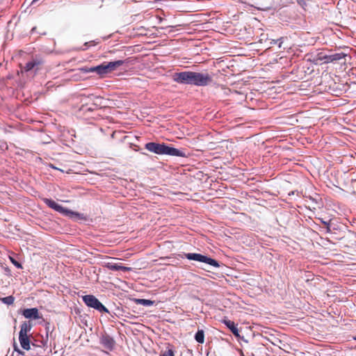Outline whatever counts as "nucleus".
Listing matches in <instances>:
<instances>
[{
  "label": "nucleus",
  "instance_id": "nucleus-22",
  "mask_svg": "<svg viewBox=\"0 0 356 356\" xmlns=\"http://www.w3.org/2000/svg\"><path fill=\"white\" fill-rule=\"evenodd\" d=\"M161 356H175L174 352L172 350L169 349L165 351L161 355Z\"/></svg>",
  "mask_w": 356,
  "mask_h": 356
},
{
  "label": "nucleus",
  "instance_id": "nucleus-17",
  "mask_svg": "<svg viewBox=\"0 0 356 356\" xmlns=\"http://www.w3.org/2000/svg\"><path fill=\"white\" fill-rule=\"evenodd\" d=\"M195 339L198 343H203L204 342V331L202 330H199L195 335Z\"/></svg>",
  "mask_w": 356,
  "mask_h": 356
},
{
  "label": "nucleus",
  "instance_id": "nucleus-5",
  "mask_svg": "<svg viewBox=\"0 0 356 356\" xmlns=\"http://www.w3.org/2000/svg\"><path fill=\"white\" fill-rule=\"evenodd\" d=\"M185 257L189 260H194V261H200V262H203V263L209 264V265L216 267V268L220 266L218 262L216 260H215L211 257H208L207 256L202 255L201 254L187 253V254H185Z\"/></svg>",
  "mask_w": 356,
  "mask_h": 356
},
{
  "label": "nucleus",
  "instance_id": "nucleus-23",
  "mask_svg": "<svg viewBox=\"0 0 356 356\" xmlns=\"http://www.w3.org/2000/svg\"><path fill=\"white\" fill-rule=\"evenodd\" d=\"M98 43H99V42H95V41L92 40V41H90L88 42H86L84 44V45L87 46V47H90V46H94V45H95V44H97Z\"/></svg>",
  "mask_w": 356,
  "mask_h": 356
},
{
  "label": "nucleus",
  "instance_id": "nucleus-19",
  "mask_svg": "<svg viewBox=\"0 0 356 356\" xmlns=\"http://www.w3.org/2000/svg\"><path fill=\"white\" fill-rule=\"evenodd\" d=\"M136 301L138 303H140L144 306H150L153 304L152 300L146 299H138Z\"/></svg>",
  "mask_w": 356,
  "mask_h": 356
},
{
  "label": "nucleus",
  "instance_id": "nucleus-12",
  "mask_svg": "<svg viewBox=\"0 0 356 356\" xmlns=\"http://www.w3.org/2000/svg\"><path fill=\"white\" fill-rule=\"evenodd\" d=\"M42 63V62L40 60L33 59L32 60L26 63L24 70L26 72H29L34 68H36V70H38L39 66H40Z\"/></svg>",
  "mask_w": 356,
  "mask_h": 356
},
{
  "label": "nucleus",
  "instance_id": "nucleus-15",
  "mask_svg": "<svg viewBox=\"0 0 356 356\" xmlns=\"http://www.w3.org/2000/svg\"><path fill=\"white\" fill-rule=\"evenodd\" d=\"M328 55L325 54L323 52L318 53L316 58H314V61L316 62V64H318L321 62H323L324 63H328Z\"/></svg>",
  "mask_w": 356,
  "mask_h": 356
},
{
  "label": "nucleus",
  "instance_id": "nucleus-8",
  "mask_svg": "<svg viewBox=\"0 0 356 356\" xmlns=\"http://www.w3.org/2000/svg\"><path fill=\"white\" fill-rule=\"evenodd\" d=\"M33 325L31 321H24L20 325V331L19 333V336H31L30 333Z\"/></svg>",
  "mask_w": 356,
  "mask_h": 356
},
{
  "label": "nucleus",
  "instance_id": "nucleus-11",
  "mask_svg": "<svg viewBox=\"0 0 356 356\" xmlns=\"http://www.w3.org/2000/svg\"><path fill=\"white\" fill-rule=\"evenodd\" d=\"M19 341L22 348L26 350H31V345L33 346H36L35 344L31 343L30 336H25V337L19 336Z\"/></svg>",
  "mask_w": 356,
  "mask_h": 356
},
{
  "label": "nucleus",
  "instance_id": "nucleus-30",
  "mask_svg": "<svg viewBox=\"0 0 356 356\" xmlns=\"http://www.w3.org/2000/svg\"><path fill=\"white\" fill-rule=\"evenodd\" d=\"M354 339L356 340V336L354 337Z\"/></svg>",
  "mask_w": 356,
  "mask_h": 356
},
{
  "label": "nucleus",
  "instance_id": "nucleus-13",
  "mask_svg": "<svg viewBox=\"0 0 356 356\" xmlns=\"http://www.w3.org/2000/svg\"><path fill=\"white\" fill-rule=\"evenodd\" d=\"M224 323L227 325V327L231 330L233 334L237 338H240V335L238 333V329L234 322L230 320H224Z\"/></svg>",
  "mask_w": 356,
  "mask_h": 356
},
{
  "label": "nucleus",
  "instance_id": "nucleus-21",
  "mask_svg": "<svg viewBox=\"0 0 356 356\" xmlns=\"http://www.w3.org/2000/svg\"><path fill=\"white\" fill-rule=\"evenodd\" d=\"M297 3L304 9H307V0H297Z\"/></svg>",
  "mask_w": 356,
  "mask_h": 356
},
{
  "label": "nucleus",
  "instance_id": "nucleus-9",
  "mask_svg": "<svg viewBox=\"0 0 356 356\" xmlns=\"http://www.w3.org/2000/svg\"><path fill=\"white\" fill-rule=\"evenodd\" d=\"M101 344L109 350H113L115 342L114 339L109 335H104L101 338Z\"/></svg>",
  "mask_w": 356,
  "mask_h": 356
},
{
  "label": "nucleus",
  "instance_id": "nucleus-1",
  "mask_svg": "<svg viewBox=\"0 0 356 356\" xmlns=\"http://www.w3.org/2000/svg\"><path fill=\"white\" fill-rule=\"evenodd\" d=\"M172 79L179 83L197 86H208L213 81L212 76L207 72L191 71L176 72L173 74Z\"/></svg>",
  "mask_w": 356,
  "mask_h": 356
},
{
  "label": "nucleus",
  "instance_id": "nucleus-14",
  "mask_svg": "<svg viewBox=\"0 0 356 356\" xmlns=\"http://www.w3.org/2000/svg\"><path fill=\"white\" fill-rule=\"evenodd\" d=\"M259 276H257V279H246V284L253 286L254 289H256L257 291H260L261 289L259 286Z\"/></svg>",
  "mask_w": 356,
  "mask_h": 356
},
{
  "label": "nucleus",
  "instance_id": "nucleus-7",
  "mask_svg": "<svg viewBox=\"0 0 356 356\" xmlns=\"http://www.w3.org/2000/svg\"><path fill=\"white\" fill-rule=\"evenodd\" d=\"M42 201L51 209L60 213H65L67 212V210L61 205L56 203L54 200L49 198H43Z\"/></svg>",
  "mask_w": 356,
  "mask_h": 356
},
{
  "label": "nucleus",
  "instance_id": "nucleus-10",
  "mask_svg": "<svg viewBox=\"0 0 356 356\" xmlns=\"http://www.w3.org/2000/svg\"><path fill=\"white\" fill-rule=\"evenodd\" d=\"M106 267L111 270H122L123 272H129L131 270V268L124 266L122 264H115L113 262H108L106 264Z\"/></svg>",
  "mask_w": 356,
  "mask_h": 356
},
{
  "label": "nucleus",
  "instance_id": "nucleus-16",
  "mask_svg": "<svg viewBox=\"0 0 356 356\" xmlns=\"http://www.w3.org/2000/svg\"><path fill=\"white\" fill-rule=\"evenodd\" d=\"M346 56V54L343 53H337L332 55H328V63H332L334 61L339 60L341 58H344Z\"/></svg>",
  "mask_w": 356,
  "mask_h": 356
},
{
  "label": "nucleus",
  "instance_id": "nucleus-18",
  "mask_svg": "<svg viewBox=\"0 0 356 356\" xmlns=\"http://www.w3.org/2000/svg\"><path fill=\"white\" fill-rule=\"evenodd\" d=\"M1 300L3 303H5L8 305H10L13 304V302L15 301V298L13 296H9L1 298Z\"/></svg>",
  "mask_w": 356,
  "mask_h": 356
},
{
  "label": "nucleus",
  "instance_id": "nucleus-3",
  "mask_svg": "<svg viewBox=\"0 0 356 356\" xmlns=\"http://www.w3.org/2000/svg\"><path fill=\"white\" fill-rule=\"evenodd\" d=\"M124 63L123 60H119L109 63H103L96 67H92L86 70L88 72H96L101 76H104L106 74L112 72L117 68L122 65Z\"/></svg>",
  "mask_w": 356,
  "mask_h": 356
},
{
  "label": "nucleus",
  "instance_id": "nucleus-20",
  "mask_svg": "<svg viewBox=\"0 0 356 356\" xmlns=\"http://www.w3.org/2000/svg\"><path fill=\"white\" fill-rule=\"evenodd\" d=\"M9 259L10 262L17 268H22V264L18 262L16 259H15L13 257L9 256Z\"/></svg>",
  "mask_w": 356,
  "mask_h": 356
},
{
  "label": "nucleus",
  "instance_id": "nucleus-26",
  "mask_svg": "<svg viewBox=\"0 0 356 356\" xmlns=\"http://www.w3.org/2000/svg\"><path fill=\"white\" fill-rule=\"evenodd\" d=\"M321 222H322V223H323L325 225H326V226H327V229H329V222H327V221H324V220H321Z\"/></svg>",
  "mask_w": 356,
  "mask_h": 356
},
{
  "label": "nucleus",
  "instance_id": "nucleus-28",
  "mask_svg": "<svg viewBox=\"0 0 356 356\" xmlns=\"http://www.w3.org/2000/svg\"><path fill=\"white\" fill-rule=\"evenodd\" d=\"M35 30H36V27H33L32 29H31V31L34 32Z\"/></svg>",
  "mask_w": 356,
  "mask_h": 356
},
{
  "label": "nucleus",
  "instance_id": "nucleus-2",
  "mask_svg": "<svg viewBox=\"0 0 356 356\" xmlns=\"http://www.w3.org/2000/svg\"><path fill=\"white\" fill-rule=\"evenodd\" d=\"M148 151L160 155H170L174 156L185 157V152L172 147L166 145L164 143H156L154 142L147 143L145 146Z\"/></svg>",
  "mask_w": 356,
  "mask_h": 356
},
{
  "label": "nucleus",
  "instance_id": "nucleus-24",
  "mask_svg": "<svg viewBox=\"0 0 356 356\" xmlns=\"http://www.w3.org/2000/svg\"><path fill=\"white\" fill-rule=\"evenodd\" d=\"M204 15H201L200 16V18L195 21H194L193 22H202V21H204V22H209L208 19H202V17H203Z\"/></svg>",
  "mask_w": 356,
  "mask_h": 356
},
{
  "label": "nucleus",
  "instance_id": "nucleus-27",
  "mask_svg": "<svg viewBox=\"0 0 356 356\" xmlns=\"http://www.w3.org/2000/svg\"><path fill=\"white\" fill-rule=\"evenodd\" d=\"M239 352H240V354H241V356H244L243 352L242 350H239Z\"/></svg>",
  "mask_w": 356,
  "mask_h": 356
},
{
  "label": "nucleus",
  "instance_id": "nucleus-29",
  "mask_svg": "<svg viewBox=\"0 0 356 356\" xmlns=\"http://www.w3.org/2000/svg\"><path fill=\"white\" fill-rule=\"evenodd\" d=\"M253 289L256 290V289H254V287H253ZM256 292H257V291H255V292H254V294H256Z\"/></svg>",
  "mask_w": 356,
  "mask_h": 356
},
{
  "label": "nucleus",
  "instance_id": "nucleus-4",
  "mask_svg": "<svg viewBox=\"0 0 356 356\" xmlns=\"http://www.w3.org/2000/svg\"><path fill=\"white\" fill-rule=\"evenodd\" d=\"M82 299L88 307L94 308L100 312L109 313L108 309L104 307L95 296L92 295H86L83 296Z\"/></svg>",
  "mask_w": 356,
  "mask_h": 356
},
{
  "label": "nucleus",
  "instance_id": "nucleus-6",
  "mask_svg": "<svg viewBox=\"0 0 356 356\" xmlns=\"http://www.w3.org/2000/svg\"><path fill=\"white\" fill-rule=\"evenodd\" d=\"M22 314L24 318L30 319V321L42 318V316L36 307L24 309L22 310Z\"/></svg>",
  "mask_w": 356,
  "mask_h": 356
},
{
  "label": "nucleus",
  "instance_id": "nucleus-25",
  "mask_svg": "<svg viewBox=\"0 0 356 356\" xmlns=\"http://www.w3.org/2000/svg\"><path fill=\"white\" fill-rule=\"evenodd\" d=\"M14 349L15 351H17L19 354L24 355V353L19 350L16 345H14Z\"/></svg>",
  "mask_w": 356,
  "mask_h": 356
}]
</instances>
